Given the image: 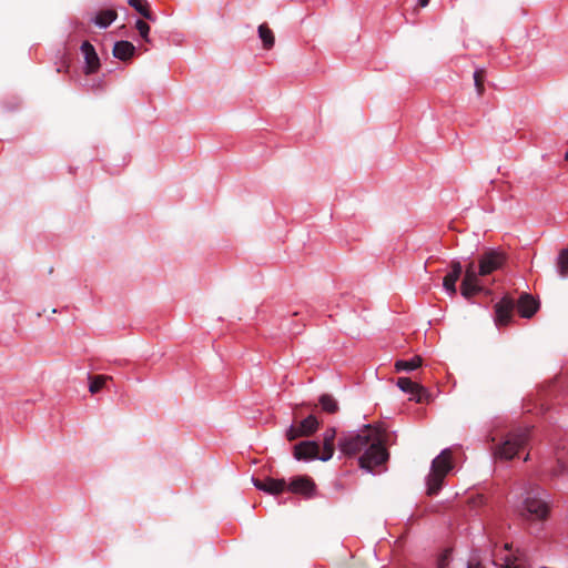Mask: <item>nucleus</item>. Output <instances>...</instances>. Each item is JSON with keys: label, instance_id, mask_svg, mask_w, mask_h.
<instances>
[{"label": "nucleus", "instance_id": "1", "mask_svg": "<svg viewBox=\"0 0 568 568\" xmlns=\"http://www.w3.org/2000/svg\"><path fill=\"white\" fill-rule=\"evenodd\" d=\"M387 442L388 434L385 429L379 426L365 425L357 433L342 436L338 440V448L347 457L361 454L359 467L372 471L376 466L388 460Z\"/></svg>", "mask_w": 568, "mask_h": 568}, {"label": "nucleus", "instance_id": "2", "mask_svg": "<svg viewBox=\"0 0 568 568\" xmlns=\"http://www.w3.org/2000/svg\"><path fill=\"white\" fill-rule=\"evenodd\" d=\"M453 453L449 448L444 449L433 462L430 473L427 477V494L436 495L444 483L445 476L453 468Z\"/></svg>", "mask_w": 568, "mask_h": 568}, {"label": "nucleus", "instance_id": "3", "mask_svg": "<svg viewBox=\"0 0 568 568\" xmlns=\"http://www.w3.org/2000/svg\"><path fill=\"white\" fill-rule=\"evenodd\" d=\"M529 438V428L515 429L506 436L505 440L500 445L496 446L494 456L499 459H511L528 444Z\"/></svg>", "mask_w": 568, "mask_h": 568}, {"label": "nucleus", "instance_id": "4", "mask_svg": "<svg viewBox=\"0 0 568 568\" xmlns=\"http://www.w3.org/2000/svg\"><path fill=\"white\" fill-rule=\"evenodd\" d=\"M539 488L527 493L524 499L521 515L528 519L546 520L549 515V505L541 497Z\"/></svg>", "mask_w": 568, "mask_h": 568}, {"label": "nucleus", "instance_id": "5", "mask_svg": "<svg viewBox=\"0 0 568 568\" xmlns=\"http://www.w3.org/2000/svg\"><path fill=\"white\" fill-rule=\"evenodd\" d=\"M479 276L475 262L470 261L465 268V275L460 285V293L466 300H470L483 291V286L479 284L478 280Z\"/></svg>", "mask_w": 568, "mask_h": 568}, {"label": "nucleus", "instance_id": "6", "mask_svg": "<svg viewBox=\"0 0 568 568\" xmlns=\"http://www.w3.org/2000/svg\"><path fill=\"white\" fill-rule=\"evenodd\" d=\"M506 262L504 253L495 250L485 251L478 261V273L480 276H487L501 268Z\"/></svg>", "mask_w": 568, "mask_h": 568}, {"label": "nucleus", "instance_id": "7", "mask_svg": "<svg viewBox=\"0 0 568 568\" xmlns=\"http://www.w3.org/2000/svg\"><path fill=\"white\" fill-rule=\"evenodd\" d=\"M320 428V422L314 415H308L297 424L291 425L286 430V438L293 442L300 437H310Z\"/></svg>", "mask_w": 568, "mask_h": 568}, {"label": "nucleus", "instance_id": "8", "mask_svg": "<svg viewBox=\"0 0 568 568\" xmlns=\"http://www.w3.org/2000/svg\"><path fill=\"white\" fill-rule=\"evenodd\" d=\"M397 386L403 392L410 394V399H414L417 403H428L430 399V394L428 393V390L424 386L416 382H413L408 377H399L397 379Z\"/></svg>", "mask_w": 568, "mask_h": 568}, {"label": "nucleus", "instance_id": "9", "mask_svg": "<svg viewBox=\"0 0 568 568\" xmlns=\"http://www.w3.org/2000/svg\"><path fill=\"white\" fill-rule=\"evenodd\" d=\"M516 306L514 298L506 295L495 305V321L498 326L507 325L513 317V312Z\"/></svg>", "mask_w": 568, "mask_h": 568}, {"label": "nucleus", "instance_id": "10", "mask_svg": "<svg viewBox=\"0 0 568 568\" xmlns=\"http://www.w3.org/2000/svg\"><path fill=\"white\" fill-rule=\"evenodd\" d=\"M321 454L320 444L313 440L301 442L293 448V456L297 460L320 459Z\"/></svg>", "mask_w": 568, "mask_h": 568}, {"label": "nucleus", "instance_id": "11", "mask_svg": "<svg viewBox=\"0 0 568 568\" xmlns=\"http://www.w3.org/2000/svg\"><path fill=\"white\" fill-rule=\"evenodd\" d=\"M315 483L308 476H296L294 477L290 485L286 487L294 494H300L305 497H312L315 491Z\"/></svg>", "mask_w": 568, "mask_h": 568}, {"label": "nucleus", "instance_id": "12", "mask_svg": "<svg viewBox=\"0 0 568 568\" xmlns=\"http://www.w3.org/2000/svg\"><path fill=\"white\" fill-rule=\"evenodd\" d=\"M81 52L85 61L84 73L92 74L98 72L100 69V59L94 47L89 41H84L81 45Z\"/></svg>", "mask_w": 568, "mask_h": 568}, {"label": "nucleus", "instance_id": "13", "mask_svg": "<svg viewBox=\"0 0 568 568\" xmlns=\"http://www.w3.org/2000/svg\"><path fill=\"white\" fill-rule=\"evenodd\" d=\"M253 484L257 489L271 495H278L287 487L285 479H275L272 477H267L264 480L253 478Z\"/></svg>", "mask_w": 568, "mask_h": 568}, {"label": "nucleus", "instance_id": "14", "mask_svg": "<svg viewBox=\"0 0 568 568\" xmlns=\"http://www.w3.org/2000/svg\"><path fill=\"white\" fill-rule=\"evenodd\" d=\"M518 313L521 317L530 318L539 308V303L527 293L520 295L517 302Z\"/></svg>", "mask_w": 568, "mask_h": 568}, {"label": "nucleus", "instance_id": "15", "mask_svg": "<svg viewBox=\"0 0 568 568\" xmlns=\"http://www.w3.org/2000/svg\"><path fill=\"white\" fill-rule=\"evenodd\" d=\"M450 268L452 271L443 280V286L448 293L455 295L457 291L456 283L463 273V266L460 262L453 261L450 263Z\"/></svg>", "mask_w": 568, "mask_h": 568}, {"label": "nucleus", "instance_id": "16", "mask_svg": "<svg viewBox=\"0 0 568 568\" xmlns=\"http://www.w3.org/2000/svg\"><path fill=\"white\" fill-rule=\"evenodd\" d=\"M335 437L336 430L335 428H328L323 434V450L320 456V459L323 462L329 460L335 452Z\"/></svg>", "mask_w": 568, "mask_h": 568}, {"label": "nucleus", "instance_id": "17", "mask_svg": "<svg viewBox=\"0 0 568 568\" xmlns=\"http://www.w3.org/2000/svg\"><path fill=\"white\" fill-rule=\"evenodd\" d=\"M135 52V47L130 41H118L113 47V55L122 61L130 60Z\"/></svg>", "mask_w": 568, "mask_h": 568}, {"label": "nucleus", "instance_id": "18", "mask_svg": "<svg viewBox=\"0 0 568 568\" xmlns=\"http://www.w3.org/2000/svg\"><path fill=\"white\" fill-rule=\"evenodd\" d=\"M128 3L149 21H155V16L150 10L146 0H129Z\"/></svg>", "mask_w": 568, "mask_h": 568}, {"label": "nucleus", "instance_id": "19", "mask_svg": "<svg viewBox=\"0 0 568 568\" xmlns=\"http://www.w3.org/2000/svg\"><path fill=\"white\" fill-rule=\"evenodd\" d=\"M258 36L263 42V48L265 50H271L275 43V37L273 31L268 28L266 23H262L258 27Z\"/></svg>", "mask_w": 568, "mask_h": 568}, {"label": "nucleus", "instance_id": "20", "mask_svg": "<svg viewBox=\"0 0 568 568\" xmlns=\"http://www.w3.org/2000/svg\"><path fill=\"white\" fill-rule=\"evenodd\" d=\"M118 17L115 10H101L94 18V23L100 28L109 27Z\"/></svg>", "mask_w": 568, "mask_h": 568}, {"label": "nucleus", "instance_id": "21", "mask_svg": "<svg viewBox=\"0 0 568 568\" xmlns=\"http://www.w3.org/2000/svg\"><path fill=\"white\" fill-rule=\"evenodd\" d=\"M500 568H526L525 555L517 551L516 555L506 556Z\"/></svg>", "mask_w": 568, "mask_h": 568}, {"label": "nucleus", "instance_id": "22", "mask_svg": "<svg viewBox=\"0 0 568 568\" xmlns=\"http://www.w3.org/2000/svg\"><path fill=\"white\" fill-rule=\"evenodd\" d=\"M110 379L112 377L108 375H89V392L93 395L99 393Z\"/></svg>", "mask_w": 568, "mask_h": 568}, {"label": "nucleus", "instance_id": "23", "mask_svg": "<svg viewBox=\"0 0 568 568\" xmlns=\"http://www.w3.org/2000/svg\"><path fill=\"white\" fill-rule=\"evenodd\" d=\"M556 270L561 278L568 277V248H562L557 257Z\"/></svg>", "mask_w": 568, "mask_h": 568}, {"label": "nucleus", "instance_id": "24", "mask_svg": "<svg viewBox=\"0 0 568 568\" xmlns=\"http://www.w3.org/2000/svg\"><path fill=\"white\" fill-rule=\"evenodd\" d=\"M423 363V359L420 356H414L409 361L399 359L395 363V371H414L418 368Z\"/></svg>", "mask_w": 568, "mask_h": 568}, {"label": "nucleus", "instance_id": "25", "mask_svg": "<svg viewBox=\"0 0 568 568\" xmlns=\"http://www.w3.org/2000/svg\"><path fill=\"white\" fill-rule=\"evenodd\" d=\"M320 405L322 409L328 414H334L338 410V404L336 399L329 394H323L320 397Z\"/></svg>", "mask_w": 568, "mask_h": 568}, {"label": "nucleus", "instance_id": "26", "mask_svg": "<svg viewBox=\"0 0 568 568\" xmlns=\"http://www.w3.org/2000/svg\"><path fill=\"white\" fill-rule=\"evenodd\" d=\"M485 79H486V70L477 69L474 73V83L477 91V94L481 97L485 93Z\"/></svg>", "mask_w": 568, "mask_h": 568}, {"label": "nucleus", "instance_id": "27", "mask_svg": "<svg viewBox=\"0 0 568 568\" xmlns=\"http://www.w3.org/2000/svg\"><path fill=\"white\" fill-rule=\"evenodd\" d=\"M135 28L139 31L141 38L145 42H150V38H149L150 26L145 21H143V20H138L135 22Z\"/></svg>", "mask_w": 568, "mask_h": 568}, {"label": "nucleus", "instance_id": "28", "mask_svg": "<svg viewBox=\"0 0 568 568\" xmlns=\"http://www.w3.org/2000/svg\"><path fill=\"white\" fill-rule=\"evenodd\" d=\"M566 471H567L566 465L562 462L558 460L557 465L552 469L551 474H552V476L558 477V476L564 475Z\"/></svg>", "mask_w": 568, "mask_h": 568}, {"label": "nucleus", "instance_id": "29", "mask_svg": "<svg viewBox=\"0 0 568 568\" xmlns=\"http://www.w3.org/2000/svg\"><path fill=\"white\" fill-rule=\"evenodd\" d=\"M428 3H429V0H419L418 1V6L422 8L426 7Z\"/></svg>", "mask_w": 568, "mask_h": 568}, {"label": "nucleus", "instance_id": "30", "mask_svg": "<svg viewBox=\"0 0 568 568\" xmlns=\"http://www.w3.org/2000/svg\"><path fill=\"white\" fill-rule=\"evenodd\" d=\"M468 568H483L480 564H468Z\"/></svg>", "mask_w": 568, "mask_h": 568}, {"label": "nucleus", "instance_id": "31", "mask_svg": "<svg viewBox=\"0 0 568 568\" xmlns=\"http://www.w3.org/2000/svg\"><path fill=\"white\" fill-rule=\"evenodd\" d=\"M505 549L509 550L510 549V545L509 544H505Z\"/></svg>", "mask_w": 568, "mask_h": 568}, {"label": "nucleus", "instance_id": "32", "mask_svg": "<svg viewBox=\"0 0 568 568\" xmlns=\"http://www.w3.org/2000/svg\"><path fill=\"white\" fill-rule=\"evenodd\" d=\"M565 160L568 161V151L565 154Z\"/></svg>", "mask_w": 568, "mask_h": 568}]
</instances>
